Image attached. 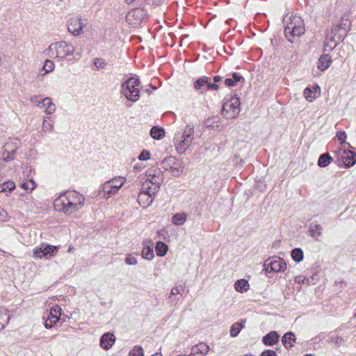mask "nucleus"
Here are the masks:
<instances>
[{
  "instance_id": "obj_1",
  "label": "nucleus",
  "mask_w": 356,
  "mask_h": 356,
  "mask_svg": "<svg viewBox=\"0 0 356 356\" xmlns=\"http://www.w3.org/2000/svg\"><path fill=\"white\" fill-rule=\"evenodd\" d=\"M84 202L85 198L81 194L76 191H67L55 200L54 206L56 211L70 216L79 211Z\"/></svg>"
},
{
  "instance_id": "obj_2",
  "label": "nucleus",
  "mask_w": 356,
  "mask_h": 356,
  "mask_svg": "<svg viewBox=\"0 0 356 356\" xmlns=\"http://www.w3.org/2000/svg\"><path fill=\"white\" fill-rule=\"evenodd\" d=\"M194 140V126L188 124L181 133L177 131L174 136V145L177 152L184 154Z\"/></svg>"
},
{
  "instance_id": "obj_3",
  "label": "nucleus",
  "mask_w": 356,
  "mask_h": 356,
  "mask_svg": "<svg viewBox=\"0 0 356 356\" xmlns=\"http://www.w3.org/2000/svg\"><path fill=\"white\" fill-rule=\"evenodd\" d=\"M348 24H336L327 33L325 47V51L332 50L337 44L340 43L347 34V25Z\"/></svg>"
},
{
  "instance_id": "obj_4",
  "label": "nucleus",
  "mask_w": 356,
  "mask_h": 356,
  "mask_svg": "<svg viewBox=\"0 0 356 356\" xmlns=\"http://www.w3.org/2000/svg\"><path fill=\"white\" fill-rule=\"evenodd\" d=\"M49 50L51 56H55L60 59L67 58L70 60L73 58L74 47L72 44L65 41H60L52 43L49 46Z\"/></svg>"
},
{
  "instance_id": "obj_5",
  "label": "nucleus",
  "mask_w": 356,
  "mask_h": 356,
  "mask_svg": "<svg viewBox=\"0 0 356 356\" xmlns=\"http://www.w3.org/2000/svg\"><path fill=\"white\" fill-rule=\"evenodd\" d=\"M139 80L136 77H131L122 86V92L125 97L133 102L138 100L140 97V90L138 88Z\"/></svg>"
},
{
  "instance_id": "obj_6",
  "label": "nucleus",
  "mask_w": 356,
  "mask_h": 356,
  "mask_svg": "<svg viewBox=\"0 0 356 356\" xmlns=\"http://www.w3.org/2000/svg\"><path fill=\"white\" fill-rule=\"evenodd\" d=\"M240 100L235 95L225 99L222 108V115L227 119H234L240 113Z\"/></svg>"
},
{
  "instance_id": "obj_7",
  "label": "nucleus",
  "mask_w": 356,
  "mask_h": 356,
  "mask_svg": "<svg viewBox=\"0 0 356 356\" xmlns=\"http://www.w3.org/2000/svg\"><path fill=\"white\" fill-rule=\"evenodd\" d=\"M147 179L143 183V186H146L151 189L152 193H157L160 188L162 182V175L157 169H149L146 171Z\"/></svg>"
},
{
  "instance_id": "obj_8",
  "label": "nucleus",
  "mask_w": 356,
  "mask_h": 356,
  "mask_svg": "<svg viewBox=\"0 0 356 356\" xmlns=\"http://www.w3.org/2000/svg\"><path fill=\"white\" fill-rule=\"evenodd\" d=\"M58 246L41 243L33 250V257L36 259H50L57 252Z\"/></svg>"
},
{
  "instance_id": "obj_9",
  "label": "nucleus",
  "mask_w": 356,
  "mask_h": 356,
  "mask_svg": "<svg viewBox=\"0 0 356 356\" xmlns=\"http://www.w3.org/2000/svg\"><path fill=\"white\" fill-rule=\"evenodd\" d=\"M264 268L268 273H280L286 269V263L283 259H268L264 264Z\"/></svg>"
},
{
  "instance_id": "obj_10",
  "label": "nucleus",
  "mask_w": 356,
  "mask_h": 356,
  "mask_svg": "<svg viewBox=\"0 0 356 356\" xmlns=\"http://www.w3.org/2000/svg\"><path fill=\"white\" fill-rule=\"evenodd\" d=\"M305 31L304 24H287L284 27L285 35L291 42H293L296 38L302 35Z\"/></svg>"
},
{
  "instance_id": "obj_11",
  "label": "nucleus",
  "mask_w": 356,
  "mask_h": 356,
  "mask_svg": "<svg viewBox=\"0 0 356 356\" xmlns=\"http://www.w3.org/2000/svg\"><path fill=\"white\" fill-rule=\"evenodd\" d=\"M156 193H152L151 189L146 188V186H143L142 191L138 196V204L143 208L148 207L152 203Z\"/></svg>"
},
{
  "instance_id": "obj_12",
  "label": "nucleus",
  "mask_w": 356,
  "mask_h": 356,
  "mask_svg": "<svg viewBox=\"0 0 356 356\" xmlns=\"http://www.w3.org/2000/svg\"><path fill=\"white\" fill-rule=\"evenodd\" d=\"M61 309L58 305L54 306L50 311L48 318L45 320L44 327L47 329L52 327L60 319Z\"/></svg>"
},
{
  "instance_id": "obj_13",
  "label": "nucleus",
  "mask_w": 356,
  "mask_h": 356,
  "mask_svg": "<svg viewBox=\"0 0 356 356\" xmlns=\"http://www.w3.org/2000/svg\"><path fill=\"white\" fill-rule=\"evenodd\" d=\"M119 191L116 189V186H113L109 181L105 182L99 188V195L102 198L108 199L115 194Z\"/></svg>"
},
{
  "instance_id": "obj_14",
  "label": "nucleus",
  "mask_w": 356,
  "mask_h": 356,
  "mask_svg": "<svg viewBox=\"0 0 356 356\" xmlns=\"http://www.w3.org/2000/svg\"><path fill=\"white\" fill-rule=\"evenodd\" d=\"M208 79V77L206 76L197 79L194 83V88L196 90H201L202 93L207 90H217L218 89V86L216 83H209Z\"/></svg>"
},
{
  "instance_id": "obj_15",
  "label": "nucleus",
  "mask_w": 356,
  "mask_h": 356,
  "mask_svg": "<svg viewBox=\"0 0 356 356\" xmlns=\"http://www.w3.org/2000/svg\"><path fill=\"white\" fill-rule=\"evenodd\" d=\"M320 87L317 85L312 89L307 87L304 90L303 95L307 102H313L318 97V95L320 94Z\"/></svg>"
},
{
  "instance_id": "obj_16",
  "label": "nucleus",
  "mask_w": 356,
  "mask_h": 356,
  "mask_svg": "<svg viewBox=\"0 0 356 356\" xmlns=\"http://www.w3.org/2000/svg\"><path fill=\"white\" fill-rule=\"evenodd\" d=\"M115 337L113 334L106 333L100 339V346L105 350H108L115 342Z\"/></svg>"
},
{
  "instance_id": "obj_17",
  "label": "nucleus",
  "mask_w": 356,
  "mask_h": 356,
  "mask_svg": "<svg viewBox=\"0 0 356 356\" xmlns=\"http://www.w3.org/2000/svg\"><path fill=\"white\" fill-rule=\"evenodd\" d=\"M209 349L207 344L200 343L192 348L190 355L191 356H204L207 354Z\"/></svg>"
},
{
  "instance_id": "obj_18",
  "label": "nucleus",
  "mask_w": 356,
  "mask_h": 356,
  "mask_svg": "<svg viewBox=\"0 0 356 356\" xmlns=\"http://www.w3.org/2000/svg\"><path fill=\"white\" fill-rule=\"evenodd\" d=\"M331 63V57L328 54H324L319 58L317 67L321 71L324 72L329 68Z\"/></svg>"
},
{
  "instance_id": "obj_19",
  "label": "nucleus",
  "mask_w": 356,
  "mask_h": 356,
  "mask_svg": "<svg viewBox=\"0 0 356 356\" xmlns=\"http://www.w3.org/2000/svg\"><path fill=\"white\" fill-rule=\"evenodd\" d=\"M279 334L275 331H271L263 338V342L265 345L273 346L279 340Z\"/></svg>"
},
{
  "instance_id": "obj_20",
  "label": "nucleus",
  "mask_w": 356,
  "mask_h": 356,
  "mask_svg": "<svg viewBox=\"0 0 356 356\" xmlns=\"http://www.w3.org/2000/svg\"><path fill=\"white\" fill-rule=\"evenodd\" d=\"M143 11L140 9H135L127 15V20L129 22L143 20Z\"/></svg>"
},
{
  "instance_id": "obj_21",
  "label": "nucleus",
  "mask_w": 356,
  "mask_h": 356,
  "mask_svg": "<svg viewBox=\"0 0 356 356\" xmlns=\"http://www.w3.org/2000/svg\"><path fill=\"white\" fill-rule=\"evenodd\" d=\"M42 108H45L44 112L51 115L56 111V105L51 102L49 97H46L41 101Z\"/></svg>"
},
{
  "instance_id": "obj_22",
  "label": "nucleus",
  "mask_w": 356,
  "mask_h": 356,
  "mask_svg": "<svg viewBox=\"0 0 356 356\" xmlns=\"http://www.w3.org/2000/svg\"><path fill=\"white\" fill-rule=\"evenodd\" d=\"M10 315L8 309L0 307V330L3 329L10 321Z\"/></svg>"
},
{
  "instance_id": "obj_23",
  "label": "nucleus",
  "mask_w": 356,
  "mask_h": 356,
  "mask_svg": "<svg viewBox=\"0 0 356 356\" xmlns=\"http://www.w3.org/2000/svg\"><path fill=\"white\" fill-rule=\"evenodd\" d=\"M84 25L82 24H68L67 29L72 35L79 36L83 33Z\"/></svg>"
},
{
  "instance_id": "obj_24",
  "label": "nucleus",
  "mask_w": 356,
  "mask_h": 356,
  "mask_svg": "<svg viewBox=\"0 0 356 356\" xmlns=\"http://www.w3.org/2000/svg\"><path fill=\"white\" fill-rule=\"evenodd\" d=\"M234 287L236 291L243 293L249 289L250 285L247 280L241 279L235 282Z\"/></svg>"
},
{
  "instance_id": "obj_25",
  "label": "nucleus",
  "mask_w": 356,
  "mask_h": 356,
  "mask_svg": "<svg viewBox=\"0 0 356 356\" xmlns=\"http://www.w3.org/2000/svg\"><path fill=\"white\" fill-rule=\"evenodd\" d=\"M282 341L286 348H291L296 341L295 335L292 332H287L282 337Z\"/></svg>"
},
{
  "instance_id": "obj_26",
  "label": "nucleus",
  "mask_w": 356,
  "mask_h": 356,
  "mask_svg": "<svg viewBox=\"0 0 356 356\" xmlns=\"http://www.w3.org/2000/svg\"><path fill=\"white\" fill-rule=\"evenodd\" d=\"M178 164L176 159L173 156H169L165 159L162 162V167L165 170H172Z\"/></svg>"
},
{
  "instance_id": "obj_27",
  "label": "nucleus",
  "mask_w": 356,
  "mask_h": 356,
  "mask_svg": "<svg viewBox=\"0 0 356 356\" xmlns=\"http://www.w3.org/2000/svg\"><path fill=\"white\" fill-rule=\"evenodd\" d=\"M155 250L157 256L164 257L168 251V246L165 243L159 241L156 243Z\"/></svg>"
},
{
  "instance_id": "obj_28",
  "label": "nucleus",
  "mask_w": 356,
  "mask_h": 356,
  "mask_svg": "<svg viewBox=\"0 0 356 356\" xmlns=\"http://www.w3.org/2000/svg\"><path fill=\"white\" fill-rule=\"evenodd\" d=\"M187 220V214L185 213H175L172 216V222L174 225H181Z\"/></svg>"
},
{
  "instance_id": "obj_29",
  "label": "nucleus",
  "mask_w": 356,
  "mask_h": 356,
  "mask_svg": "<svg viewBox=\"0 0 356 356\" xmlns=\"http://www.w3.org/2000/svg\"><path fill=\"white\" fill-rule=\"evenodd\" d=\"M243 76H240L237 73H233L232 78H227L225 79V84L229 86H234L238 82L243 81Z\"/></svg>"
},
{
  "instance_id": "obj_30",
  "label": "nucleus",
  "mask_w": 356,
  "mask_h": 356,
  "mask_svg": "<svg viewBox=\"0 0 356 356\" xmlns=\"http://www.w3.org/2000/svg\"><path fill=\"white\" fill-rule=\"evenodd\" d=\"M244 327V323L243 322H236L234 323L230 329V335L232 337H236L240 333L242 328Z\"/></svg>"
},
{
  "instance_id": "obj_31",
  "label": "nucleus",
  "mask_w": 356,
  "mask_h": 356,
  "mask_svg": "<svg viewBox=\"0 0 356 356\" xmlns=\"http://www.w3.org/2000/svg\"><path fill=\"white\" fill-rule=\"evenodd\" d=\"M165 135V131L162 128L154 127L150 131V136L154 139H161Z\"/></svg>"
},
{
  "instance_id": "obj_32",
  "label": "nucleus",
  "mask_w": 356,
  "mask_h": 356,
  "mask_svg": "<svg viewBox=\"0 0 356 356\" xmlns=\"http://www.w3.org/2000/svg\"><path fill=\"white\" fill-rule=\"evenodd\" d=\"M142 257L147 260H152L154 257L153 248L147 245L145 246L142 250Z\"/></svg>"
},
{
  "instance_id": "obj_33",
  "label": "nucleus",
  "mask_w": 356,
  "mask_h": 356,
  "mask_svg": "<svg viewBox=\"0 0 356 356\" xmlns=\"http://www.w3.org/2000/svg\"><path fill=\"white\" fill-rule=\"evenodd\" d=\"M332 160V157L330 156L329 154H321L318 159V165L320 166V167H326L327 165H328L331 161Z\"/></svg>"
},
{
  "instance_id": "obj_34",
  "label": "nucleus",
  "mask_w": 356,
  "mask_h": 356,
  "mask_svg": "<svg viewBox=\"0 0 356 356\" xmlns=\"http://www.w3.org/2000/svg\"><path fill=\"white\" fill-rule=\"evenodd\" d=\"M109 181L115 187L116 186V189L119 191L127 181V179L123 177H118L109 180Z\"/></svg>"
},
{
  "instance_id": "obj_35",
  "label": "nucleus",
  "mask_w": 356,
  "mask_h": 356,
  "mask_svg": "<svg viewBox=\"0 0 356 356\" xmlns=\"http://www.w3.org/2000/svg\"><path fill=\"white\" fill-rule=\"evenodd\" d=\"M291 257L296 262L302 261L304 257L303 251L300 248L293 249L291 252Z\"/></svg>"
},
{
  "instance_id": "obj_36",
  "label": "nucleus",
  "mask_w": 356,
  "mask_h": 356,
  "mask_svg": "<svg viewBox=\"0 0 356 356\" xmlns=\"http://www.w3.org/2000/svg\"><path fill=\"white\" fill-rule=\"evenodd\" d=\"M15 188V184L13 181H7L3 184H0V193L8 191L12 192Z\"/></svg>"
},
{
  "instance_id": "obj_37",
  "label": "nucleus",
  "mask_w": 356,
  "mask_h": 356,
  "mask_svg": "<svg viewBox=\"0 0 356 356\" xmlns=\"http://www.w3.org/2000/svg\"><path fill=\"white\" fill-rule=\"evenodd\" d=\"M54 69V63L52 60L47 59L45 60L44 64L43 65L42 70L44 71V74H41L42 76H44L46 74H48L52 72Z\"/></svg>"
},
{
  "instance_id": "obj_38",
  "label": "nucleus",
  "mask_w": 356,
  "mask_h": 356,
  "mask_svg": "<svg viewBox=\"0 0 356 356\" xmlns=\"http://www.w3.org/2000/svg\"><path fill=\"white\" fill-rule=\"evenodd\" d=\"M129 356H144V350L140 346H135L129 353Z\"/></svg>"
},
{
  "instance_id": "obj_39",
  "label": "nucleus",
  "mask_w": 356,
  "mask_h": 356,
  "mask_svg": "<svg viewBox=\"0 0 356 356\" xmlns=\"http://www.w3.org/2000/svg\"><path fill=\"white\" fill-rule=\"evenodd\" d=\"M42 130L44 131H52L54 130V124L50 121V118H44L43 119Z\"/></svg>"
},
{
  "instance_id": "obj_40",
  "label": "nucleus",
  "mask_w": 356,
  "mask_h": 356,
  "mask_svg": "<svg viewBox=\"0 0 356 356\" xmlns=\"http://www.w3.org/2000/svg\"><path fill=\"white\" fill-rule=\"evenodd\" d=\"M311 236L312 237L320 236L322 234V227L320 225H314L310 227Z\"/></svg>"
},
{
  "instance_id": "obj_41",
  "label": "nucleus",
  "mask_w": 356,
  "mask_h": 356,
  "mask_svg": "<svg viewBox=\"0 0 356 356\" xmlns=\"http://www.w3.org/2000/svg\"><path fill=\"white\" fill-rule=\"evenodd\" d=\"M21 188L25 191H30L31 192L35 189L36 187V184L33 179H30L27 182H24L21 184Z\"/></svg>"
},
{
  "instance_id": "obj_42",
  "label": "nucleus",
  "mask_w": 356,
  "mask_h": 356,
  "mask_svg": "<svg viewBox=\"0 0 356 356\" xmlns=\"http://www.w3.org/2000/svg\"><path fill=\"white\" fill-rule=\"evenodd\" d=\"M94 65L97 69H102L105 67L106 63L104 59L97 58L95 59Z\"/></svg>"
},
{
  "instance_id": "obj_43",
  "label": "nucleus",
  "mask_w": 356,
  "mask_h": 356,
  "mask_svg": "<svg viewBox=\"0 0 356 356\" xmlns=\"http://www.w3.org/2000/svg\"><path fill=\"white\" fill-rule=\"evenodd\" d=\"M294 281L297 284H307L309 282V280L307 277L302 275H298L295 277Z\"/></svg>"
},
{
  "instance_id": "obj_44",
  "label": "nucleus",
  "mask_w": 356,
  "mask_h": 356,
  "mask_svg": "<svg viewBox=\"0 0 356 356\" xmlns=\"http://www.w3.org/2000/svg\"><path fill=\"white\" fill-rule=\"evenodd\" d=\"M299 19L300 17L296 15H294L293 13H289L284 17L283 21L285 22H291L293 21H297Z\"/></svg>"
},
{
  "instance_id": "obj_45",
  "label": "nucleus",
  "mask_w": 356,
  "mask_h": 356,
  "mask_svg": "<svg viewBox=\"0 0 356 356\" xmlns=\"http://www.w3.org/2000/svg\"><path fill=\"white\" fill-rule=\"evenodd\" d=\"M150 152L147 150H143L139 155L138 159L140 161H147L150 159Z\"/></svg>"
},
{
  "instance_id": "obj_46",
  "label": "nucleus",
  "mask_w": 356,
  "mask_h": 356,
  "mask_svg": "<svg viewBox=\"0 0 356 356\" xmlns=\"http://www.w3.org/2000/svg\"><path fill=\"white\" fill-rule=\"evenodd\" d=\"M125 263L127 265H136L138 263V260L136 257L129 254V256L127 257L125 259Z\"/></svg>"
},
{
  "instance_id": "obj_47",
  "label": "nucleus",
  "mask_w": 356,
  "mask_h": 356,
  "mask_svg": "<svg viewBox=\"0 0 356 356\" xmlns=\"http://www.w3.org/2000/svg\"><path fill=\"white\" fill-rule=\"evenodd\" d=\"M30 101L31 102V103H33L35 106L42 108V106H41V101L42 99H40V97L38 96V95H35L33 97H31V99H30Z\"/></svg>"
},
{
  "instance_id": "obj_48",
  "label": "nucleus",
  "mask_w": 356,
  "mask_h": 356,
  "mask_svg": "<svg viewBox=\"0 0 356 356\" xmlns=\"http://www.w3.org/2000/svg\"><path fill=\"white\" fill-rule=\"evenodd\" d=\"M337 137L341 144L346 142V134L344 131H339L337 133Z\"/></svg>"
},
{
  "instance_id": "obj_49",
  "label": "nucleus",
  "mask_w": 356,
  "mask_h": 356,
  "mask_svg": "<svg viewBox=\"0 0 356 356\" xmlns=\"http://www.w3.org/2000/svg\"><path fill=\"white\" fill-rule=\"evenodd\" d=\"M172 172V175L173 176L175 177H179L181 175V172L182 171L181 168V165L180 164H177V165H175L172 170H171Z\"/></svg>"
},
{
  "instance_id": "obj_50",
  "label": "nucleus",
  "mask_w": 356,
  "mask_h": 356,
  "mask_svg": "<svg viewBox=\"0 0 356 356\" xmlns=\"http://www.w3.org/2000/svg\"><path fill=\"white\" fill-rule=\"evenodd\" d=\"M261 356H277L276 353L272 350H267L261 353Z\"/></svg>"
},
{
  "instance_id": "obj_51",
  "label": "nucleus",
  "mask_w": 356,
  "mask_h": 356,
  "mask_svg": "<svg viewBox=\"0 0 356 356\" xmlns=\"http://www.w3.org/2000/svg\"><path fill=\"white\" fill-rule=\"evenodd\" d=\"M13 159V154H10V152H8L6 156H5V154H3V160L5 161H9Z\"/></svg>"
},
{
  "instance_id": "obj_52",
  "label": "nucleus",
  "mask_w": 356,
  "mask_h": 356,
  "mask_svg": "<svg viewBox=\"0 0 356 356\" xmlns=\"http://www.w3.org/2000/svg\"><path fill=\"white\" fill-rule=\"evenodd\" d=\"M179 293V290L178 288L177 287H174L172 290H171V292H170V296H172V295H175V294H178Z\"/></svg>"
},
{
  "instance_id": "obj_53",
  "label": "nucleus",
  "mask_w": 356,
  "mask_h": 356,
  "mask_svg": "<svg viewBox=\"0 0 356 356\" xmlns=\"http://www.w3.org/2000/svg\"><path fill=\"white\" fill-rule=\"evenodd\" d=\"M0 216L2 220H5L7 218L8 214L6 211H1V212H0Z\"/></svg>"
},
{
  "instance_id": "obj_54",
  "label": "nucleus",
  "mask_w": 356,
  "mask_h": 356,
  "mask_svg": "<svg viewBox=\"0 0 356 356\" xmlns=\"http://www.w3.org/2000/svg\"><path fill=\"white\" fill-rule=\"evenodd\" d=\"M221 80V77L220 76H216L213 78V81L215 83L219 82Z\"/></svg>"
},
{
  "instance_id": "obj_55",
  "label": "nucleus",
  "mask_w": 356,
  "mask_h": 356,
  "mask_svg": "<svg viewBox=\"0 0 356 356\" xmlns=\"http://www.w3.org/2000/svg\"><path fill=\"white\" fill-rule=\"evenodd\" d=\"M355 161H351L350 160V161H347L346 165H348V166H352V165H353L355 164Z\"/></svg>"
},
{
  "instance_id": "obj_56",
  "label": "nucleus",
  "mask_w": 356,
  "mask_h": 356,
  "mask_svg": "<svg viewBox=\"0 0 356 356\" xmlns=\"http://www.w3.org/2000/svg\"><path fill=\"white\" fill-rule=\"evenodd\" d=\"M31 168H29L28 165H26V172L29 174L31 172Z\"/></svg>"
},
{
  "instance_id": "obj_57",
  "label": "nucleus",
  "mask_w": 356,
  "mask_h": 356,
  "mask_svg": "<svg viewBox=\"0 0 356 356\" xmlns=\"http://www.w3.org/2000/svg\"><path fill=\"white\" fill-rule=\"evenodd\" d=\"M151 356H163L161 353H156Z\"/></svg>"
},
{
  "instance_id": "obj_58",
  "label": "nucleus",
  "mask_w": 356,
  "mask_h": 356,
  "mask_svg": "<svg viewBox=\"0 0 356 356\" xmlns=\"http://www.w3.org/2000/svg\"><path fill=\"white\" fill-rule=\"evenodd\" d=\"M135 0H126V2L129 4L133 3Z\"/></svg>"
},
{
  "instance_id": "obj_59",
  "label": "nucleus",
  "mask_w": 356,
  "mask_h": 356,
  "mask_svg": "<svg viewBox=\"0 0 356 356\" xmlns=\"http://www.w3.org/2000/svg\"><path fill=\"white\" fill-rule=\"evenodd\" d=\"M152 2H153V3H157L160 2V1L153 0Z\"/></svg>"
},
{
  "instance_id": "obj_60",
  "label": "nucleus",
  "mask_w": 356,
  "mask_h": 356,
  "mask_svg": "<svg viewBox=\"0 0 356 356\" xmlns=\"http://www.w3.org/2000/svg\"><path fill=\"white\" fill-rule=\"evenodd\" d=\"M304 356H314V355H311V354H307V355H304Z\"/></svg>"
},
{
  "instance_id": "obj_61",
  "label": "nucleus",
  "mask_w": 356,
  "mask_h": 356,
  "mask_svg": "<svg viewBox=\"0 0 356 356\" xmlns=\"http://www.w3.org/2000/svg\"><path fill=\"white\" fill-rule=\"evenodd\" d=\"M161 231L158 232V234H159V235L161 234Z\"/></svg>"
}]
</instances>
